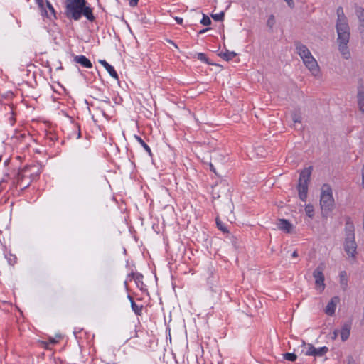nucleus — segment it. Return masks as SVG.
Listing matches in <instances>:
<instances>
[{
    "label": "nucleus",
    "instance_id": "nucleus-1",
    "mask_svg": "<svg viewBox=\"0 0 364 364\" xmlns=\"http://www.w3.org/2000/svg\"><path fill=\"white\" fill-rule=\"evenodd\" d=\"M86 0H66L65 14L68 18L79 21L84 16L89 21H95L92 9L86 5Z\"/></svg>",
    "mask_w": 364,
    "mask_h": 364
},
{
    "label": "nucleus",
    "instance_id": "nucleus-2",
    "mask_svg": "<svg viewBox=\"0 0 364 364\" xmlns=\"http://www.w3.org/2000/svg\"><path fill=\"white\" fill-rule=\"evenodd\" d=\"M336 29L338 35L337 43L338 50L343 58L348 60L350 58V52L348 46L350 36L349 24L336 26Z\"/></svg>",
    "mask_w": 364,
    "mask_h": 364
},
{
    "label": "nucleus",
    "instance_id": "nucleus-3",
    "mask_svg": "<svg viewBox=\"0 0 364 364\" xmlns=\"http://www.w3.org/2000/svg\"><path fill=\"white\" fill-rule=\"evenodd\" d=\"M40 173V168L37 165L26 166L18 174L17 184L21 188H26L30 185L31 180L36 179Z\"/></svg>",
    "mask_w": 364,
    "mask_h": 364
},
{
    "label": "nucleus",
    "instance_id": "nucleus-4",
    "mask_svg": "<svg viewBox=\"0 0 364 364\" xmlns=\"http://www.w3.org/2000/svg\"><path fill=\"white\" fill-rule=\"evenodd\" d=\"M320 205L323 214H328L334 208L332 188L328 184L325 183L321 187Z\"/></svg>",
    "mask_w": 364,
    "mask_h": 364
},
{
    "label": "nucleus",
    "instance_id": "nucleus-5",
    "mask_svg": "<svg viewBox=\"0 0 364 364\" xmlns=\"http://www.w3.org/2000/svg\"><path fill=\"white\" fill-rule=\"evenodd\" d=\"M312 166L305 168L300 173L297 190L299 198L305 202L307 198L308 186L311 175Z\"/></svg>",
    "mask_w": 364,
    "mask_h": 364
},
{
    "label": "nucleus",
    "instance_id": "nucleus-6",
    "mask_svg": "<svg viewBox=\"0 0 364 364\" xmlns=\"http://www.w3.org/2000/svg\"><path fill=\"white\" fill-rule=\"evenodd\" d=\"M344 250L348 257L355 259L357 254V243L353 232L347 233L344 242Z\"/></svg>",
    "mask_w": 364,
    "mask_h": 364
},
{
    "label": "nucleus",
    "instance_id": "nucleus-7",
    "mask_svg": "<svg viewBox=\"0 0 364 364\" xmlns=\"http://www.w3.org/2000/svg\"><path fill=\"white\" fill-rule=\"evenodd\" d=\"M303 345L306 346V350L305 352V355L307 356H314V357H323L328 352V348L326 346H323L318 348H316L311 343L306 344L304 341H303Z\"/></svg>",
    "mask_w": 364,
    "mask_h": 364
},
{
    "label": "nucleus",
    "instance_id": "nucleus-8",
    "mask_svg": "<svg viewBox=\"0 0 364 364\" xmlns=\"http://www.w3.org/2000/svg\"><path fill=\"white\" fill-rule=\"evenodd\" d=\"M323 270H324V265L323 264L318 265L316 269L313 272V277L315 279V284L316 288L320 289L321 291H323L325 289V284H324V274H323Z\"/></svg>",
    "mask_w": 364,
    "mask_h": 364
},
{
    "label": "nucleus",
    "instance_id": "nucleus-9",
    "mask_svg": "<svg viewBox=\"0 0 364 364\" xmlns=\"http://www.w3.org/2000/svg\"><path fill=\"white\" fill-rule=\"evenodd\" d=\"M302 60L306 67L314 75H318L319 73L318 65L312 55H309L306 58H304Z\"/></svg>",
    "mask_w": 364,
    "mask_h": 364
},
{
    "label": "nucleus",
    "instance_id": "nucleus-10",
    "mask_svg": "<svg viewBox=\"0 0 364 364\" xmlns=\"http://www.w3.org/2000/svg\"><path fill=\"white\" fill-rule=\"evenodd\" d=\"M294 46L296 50V53L301 57L302 60L306 58L309 55H311L308 48L305 45L302 44L301 42L296 41L294 43Z\"/></svg>",
    "mask_w": 364,
    "mask_h": 364
},
{
    "label": "nucleus",
    "instance_id": "nucleus-11",
    "mask_svg": "<svg viewBox=\"0 0 364 364\" xmlns=\"http://www.w3.org/2000/svg\"><path fill=\"white\" fill-rule=\"evenodd\" d=\"M356 99L359 111L364 114V87L362 85L358 87Z\"/></svg>",
    "mask_w": 364,
    "mask_h": 364
},
{
    "label": "nucleus",
    "instance_id": "nucleus-12",
    "mask_svg": "<svg viewBox=\"0 0 364 364\" xmlns=\"http://www.w3.org/2000/svg\"><path fill=\"white\" fill-rule=\"evenodd\" d=\"M337 20L336 26L348 25V18L346 16L342 6H338L336 10Z\"/></svg>",
    "mask_w": 364,
    "mask_h": 364
},
{
    "label": "nucleus",
    "instance_id": "nucleus-13",
    "mask_svg": "<svg viewBox=\"0 0 364 364\" xmlns=\"http://www.w3.org/2000/svg\"><path fill=\"white\" fill-rule=\"evenodd\" d=\"M277 228L286 233H290L293 229V225L286 219H279L277 222Z\"/></svg>",
    "mask_w": 364,
    "mask_h": 364
},
{
    "label": "nucleus",
    "instance_id": "nucleus-14",
    "mask_svg": "<svg viewBox=\"0 0 364 364\" xmlns=\"http://www.w3.org/2000/svg\"><path fill=\"white\" fill-rule=\"evenodd\" d=\"M74 62L81 65L82 67L86 68H92V63L91 61L85 55H75L73 58Z\"/></svg>",
    "mask_w": 364,
    "mask_h": 364
},
{
    "label": "nucleus",
    "instance_id": "nucleus-15",
    "mask_svg": "<svg viewBox=\"0 0 364 364\" xmlns=\"http://www.w3.org/2000/svg\"><path fill=\"white\" fill-rule=\"evenodd\" d=\"M338 301V297H333L328 303L325 309V313L328 316H333L336 311V304Z\"/></svg>",
    "mask_w": 364,
    "mask_h": 364
},
{
    "label": "nucleus",
    "instance_id": "nucleus-16",
    "mask_svg": "<svg viewBox=\"0 0 364 364\" xmlns=\"http://www.w3.org/2000/svg\"><path fill=\"white\" fill-rule=\"evenodd\" d=\"M351 323H346L342 326L341 333V338L343 341H346L348 339L350 334Z\"/></svg>",
    "mask_w": 364,
    "mask_h": 364
},
{
    "label": "nucleus",
    "instance_id": "nucleus-17",
    "mask_svg": "<svg viewBox=\"0 0 364 364\" xmlns=\"http://www.w3.org/2000/svg\"><path fill=\"white\" fill-rule=\"evenodd\" d=\"M128 278L132 280L134 279L139 288L141 289L143 288L144 282H143V275L140 273H134L132 272L128 275Z\"/></svg>",
    "mask_w": 364,
    "mask_h": 364
},
{
    "label": "nucleus",
    "instance_id": "nucleus-18",
    "mask_svg": "<svg viewBox=\"0 0 364 364\" xmlns=\"http://www.w3.org/2000/svg\"><path fill=\"white\" fill-rule=\"evenodd\" d=\"M46 12H43V16H46L47 18H48L50 19H52V18H56L55 11L53 6L51 5V4L48 0H46Z\"/></svg>",
    "mask_w": 364,
    "mask_h": 364
},
{
    "label": "nucleus",
    "instance_id": "nucleus-19",
    "mask_svg": "<svg viewBox=\"0 0 364 364\" xmlns=\"http://www.w3.org/2000/svg\"><path fill=\"white\" fill-rule=\"evenodd\" d=\"M100 63L104 66L109 75L114 79H118V74L114 70V67L109 65L105 60H100Z\"/></svg>",
    "mask_w": 364,
    "mask_h": 364
},
{
    "label": "nucleus",
    "instance_id": "nucleus-20",
    "mask_svg": "<svg viewBox=\"0 0 364 364\" xmlns=\"http://www.w3.org/2000/svg\"><path fill=\"white\" fill-rule=\"evenodd\" d=\"M127 296H128V299L131 301V307H132V311H134V313L136 315L140 316L141 314V312H142L143 306L142 305H141V306L137 305L135 303V301H134L133 298L130 295H128Z\"/></svg>",
    "mask_w": 364,
    "mask_h": 364
},
{
    "label": "nucleus",
    "instance_id": "nucleus-21",
    "mask_svg": "<svg viewBox=\"0 0 364 364\" xmlns=\"http://www.w3.org/2000/svg\"><path fill=\"white\" fill-rule=\"evenodd\" d=\"M355 14L359 19L360 24L358 27L364 26V9L361 6L355 7Z\"/></svg>",
    "mask_w": 364,
    "mask_h": 364
},
{
    "label": "nucleus",
    "instance_id": "nucleus-22",
    "mask_svg": "<svg viewBox=\"0 0 364 364\" xmlns=\"http://www.w3.org/2000/svg\"><path fill=\"white\" fill-rule=\"evenodd\" d=\"M291 119L294 124H301V113L299 109H296L291 113Z\"/></svg>",
    "mask_w": 364,
    "mask_h": 364
},
{
    "label": "nucleus",
    "instance_id": "nucleus-23",
    "mask_svg": "<svg viewBox=\"0 0 364 364\" xmlns=\"http://www.w3.org/2000/svg\"><path fill=\"white\" fill-rule=\"evenodd\" d=\"M134 138L136 140L144 147L146 151L149 154L150 156H152L151 150L150 147L145 143V141L139 136L134 135Z\"/></svg>",
    "mask_w": 364,
    "mask_h": 364
},
{
    "label": "nucleus",
    "instance_id": "nucleus-24",
    "mask_svg": "<svg viewBox=\"0 0 364 364\" xmlns=\"http://www.w3.org/2000/svg\"><path fill=\"white\" fill-rule=\"evenodd\" d=\"M219 55L222 57L224 60L228 61L235 58L237 55V53H235L233 51L230 52L227 50L225 53H221Z\"/></svg>",
    "mask_w": 364,
    "mask_h": 364
},
{
    "label": "nucleus",
    "instance_id": "nucleus-25",
    "mask_svg": "<svg viewBox=\"0 0 364 364\" xmlns=\"http://www.w3.org/2000/svg\"><path fill=\"white\" fill-rule=\"evenodd\" d=\"M215 221L217 227L220 230H221L224 233L228 232V230L226 228L225 225L221 220H220L218 218H216Z\"/></svg>",
    "mask_w": 364,
    "mask_h": 364
},
{
    "label": "nucleus",
    "instance_id": "nucleus-26",
    "mask_svg": "<svg viewBox=\"0 0 364 364\" xmlns=\"http://www.w3.org/2000/svg\"><path fill=\"white\" fill-rule=\"evenodd\" d=\"M276 23L275 17L273 14L269 16L267 21V26L269 28L270 30H272L274 26Z\"/></svg>",
    "mask_w": 364,
    "mask_h": 364
},
{
    "label": "nucleus",
    "instance_id": "nucleus-27",
    "mask_svg": "<svg viewBox=\"0 0 364 364\" xmlns=\"http://www.w3.org/2000/svg\"><path fill=\"white\" fill-rule=\"evenodd\" d=\"M297 356L296 354L293 353H286L283 354V358L289 360V361H295L296 360Z\"/></svg>",
    "mask_w": 364,
    "mask_h": 364
},
{
    "label": "nucleus",
    "instance_id": "nucleus-28",
    "mask_svg": "<svg viewBox=\"0 0 364 364\" xmlns=\"http://www.w3.org/2000/svg\"><path fill=\"white\" fill-rule=\"evenodd\" d=\"M196 55H197L198 59L200 60V61L204 62L208 65L213 64L212 63L209 62L208 58L205 53H198Z\"/></svg>",
    "mask_w": 364,
    "mask_h": 364
},
{
    "label": "nucleus",
    "instance_id": "nucleus-29",
    "mask_svg": "<svg viewBox=\"0 0 364 364\" xmlns=\"http://www.w3.org/2000/svg\"><path fill=\"white\" fill-rule=\"evenodd\" d=\"M225 13L221 11L218 14H211V17L216 21H223L224 19Z\"/></svg>",
    "mask_w": 364,
    "mask_h": 364
},
{
    "label": "nucleus",
    "instance_id": "nucleus-30",
    "mask_svg": "<svg viewBox=\"0 0 364 364\" xmlns=\"http://www.w3.org/2000/svg\"><path fill=\"white\" fill-rule=\"evenodd\" d=\"M38 8L41 11V15H43V12H46V1L45 0H36Z\"/></svg>",
    "mask_w": 364,
    "mask_h": 364
},
{
    "label": "nucleus",
    "instance_id": "nucleus-31",
    "mask_svg": "<svg viewBox=\"0 0 364 364\" xmlns=\"http://www.w3.org/2000/svg\"><path fill=\"white\" fill-rule=\"evenodd\" d=\"M305 212L309 217L312 218L314 212L313 205L310 204L306 205L305 207Z\"/></svg>",
    "mask_w": 364,
    "mask_h": 364
},
{
    "label": "nucleus",
    "instance_id": "nucleus-32",
    "mask_svg": "<svg viewBox=\"0 0 364 364\" xmlns=\"http://www.w3.org/2000/svg\"><path fill=\"white\" fill-rule=\"evenodd\" d=\"M346 272L345 271H343L340 273V277H341V284L343 286H347V279L346 278Z\"/></svg>",
    "mask_w": 364,
    "mask_h": 364
},
{
    "label": "nucleus",
    "instance_id": "nucleus-33",
    "mask_svg": "<svg viewBox=\"0 0 364 364\" xmlns=\"http://www.w3.org/2000/svg\"><path fill=\"white\" fill-rule=\"evenodd\" d=\"M200 23L203 26H209V25L211 24V20L210 19V18L208 16L203 14V18L200 21Z\"/></svg>",
    "mask_w": 364,
    "mask_h": 364
},
{
    "label": "nucleus",
    "instance_id": "nucleus-34",
    "mask_svg": "<svg viewBox=\"0 0 364 364\" xmlns=\"http://www.w3.org/2000/svg\"><path fill=\"white\" fill-rule=\"evenodd\" d=\"M358 30L360 35L361 43L364 46V26L358 27Z\"/></svg>",
    "mask_w": 364,
    "mask_h": 364
},
{
    "label": "nucleus",
    "instance_id": "nucleus-35",
    "mask_svg": "<svg viewBox=\"0 0 364 364\" xmlns=\"http://www.w3.org/2000/svg\"><path fill=\"white\" fill-rule=\"evenodd\" d=\"M60 338H61V336L59 335V336H57V337L55 338H50L49 341L53 344H55L59 341V339H60Z\"/></svg>",
    "mask_w": 364,
    "mask_h": 364
},
{
    "label": "nucleus",
    "instance_id": "nucleus-36",
    "mask_svg": "<svg viewBox=\"0 0 364 364\" xmlns=\"http://www.w3.org/2000/svg\"><path fill=\"white\" fill-rule=\"evenodd\" d=\"M284 1L287 4V5H288L290 8H291V9L294 8L295 4H294V1H293V0H284Z\"/></svg>",
    "mask_w": 364,
    "mask_h": 364
},
{
    "label": "nucleus",
    "instance_id": "nucleus-37",
    "mask_svg": "<svg viewBox=\"0 0 364 364\" xmlns=\"http://www.w3.org/2000/svg\"><path fill=\"white\" fill-rule=\"evenodd\" d=\"M347 364H355V361L352 356H348L347 358Z\"/></svg>",
    "mask_w": 364,
    "mask_h": 364
},
{
    "label": "nucleus",
    "instance_id": "nucleus-38",
    "mask_svg": "<svg viewBox=\"0 0 364 364\" xmlns=\"http://www.w3.org/2000/svg\"><path fill=\"white\" fill-rule=\"evenodd\" d=\"M131 6H135L137 5L139 0H128Z\"/></svg>",
    "mask_w": 364,
    "mask_h": 364
},
{
    "label": "nucleus",
    "instance_id": "nucleus-39",
    "mask_svg": "<svg viewBox=\"0 0 364 364\" xmlns=\"http://www.w3.org/2000/svg\"><path fill=\"white\" fill-rule=\"evenodd\" d=\"M338 334V331L337 330H335V331L333 332V333H332L331 338H332L333 340H335V339L337 338Z\"/></svg>",
    "mask_w": 364,
    "mask_h": 364
},
{
    "label": "nucleus",
    "instance_id": "nucleus-40",
    "mask_svg": "<svg viewBox=\"0 0 364 364\" xmlns=\"http://www.w3.org/2000/svg\"><path fill=\"white\" fill-rule=\"evenodd\" d=\"M175 20L178 23V24H181L183 23V18H180V17H176L175 18Z\"/></svg>",
    "mask_w": 364,
    "mask_h": 364
},
{
    "label": "nucleus",
    "instance_id": "nucleus-41",
    "mask_svg": "<svg viewBox=\"0 0 364 364\" xmlns=\"http://www.w3.org/2000/svg\"><path fill=\"white\" fill-rule=\"evenodd\" d=\"M362 184L364 186V164L362 168Z\"/></svg>",
    "mask_w": 364,
    "mask_h": 364
},
{
    "label": "nucleus",
    "instance_id": "nucleus-42",
    "mask_svg": "<svg viewBox=\"0 0 364 364\" xmlns=\"http://www.w3.org/2000/svg\"><path fill=\"white\" fill-rule=\"evenodd\" d=\"M291 257H294V258H296L298 257L297 250H295V251L293 252V253L291 255Z\"/></svg>",
    "mask_w": 364,
    "mask_h": 364
},
{
    "label": "nucleus",
    "instance_id": "nucleus-43",
    "mask_svg": "<svg viewBox=\"0 0 364 364\" xmlns=\"http://www.w3.org/2000/svg\"><path fill=\"white\" fill-rule=\"evenodd\" d=\"M168 42L171 43L173 46V47H175L176 48H177V49L178 48L177 45L173 41L168 40Z\"/></svg>",
    "mask_w": 364,
    "mask_h": 364
},
{
    "label": "nucleus",
    "instance_id": "nucleus-44",
    "mask_svg": "<svg viewBox=\"0 0 364 364\" xmlns=\"http://www.w3.org/2000/svg\"><path fill=\"white\" fill-rule=\"evenodd\" d=\"M210 170H211L213 172H214V173H216V172H215V168H214V166H213V165L212 164H210Z\"/></svg>",
    "mask_w": 364,
    "mask_h": 364
},
{
    "label": "nucleus",
    "instance_id": "nucleus-45",
    "mask_svg": "<svg viewBox=\"0 0 364 364\" xmlns=\"http://www.w3.org/2000/svg\"><path fill=\"white\" fill-rule=\"evenodd\" d=\"M209 29H210V28L203 29V30H201L199 33H205L206 31H208V30H209Z\"/></svg>",
    "mask_w": 364,
    "mask_h": 364
},
{
    "label": "nucleus",
    "instance_id": "nucleus-46",
    "mask_svg": "<svg viewBox=\"0 0 364 364\" xmlns=\"http://www.w3.org/2000/svg\"><path fill=\"white\" fill-rule=\"evenodd\" d=\"M258 151H261L262 152H263V149L262 147H258Z\"/></svg>",
    "mask_w": 364,
    "mask_h": 364
},
{
    "label": "nucleus",
    "instance_id": "nucleus-47",
    "mask_svg": "<svg viewBox=\"0 0 364 364\" xmlns=\"http://www.w3.org/2000/svg\"><path fill=\"white\" fill-rule=\"evenodd\" d=\"M208 279L210 280V281H209V282L212 284V283H213V281H212V280H210V277H208Z\"/></svg>",
    "mask_w": 364,
    "mask_h": 364
}]
</instances>
